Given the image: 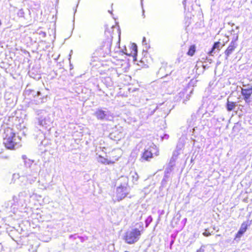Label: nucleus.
Masks as SVG:
<instances>
[{"instance_id":"obj_11","label":"nucleus","mask_w":252,"mask_h":252,"mask_svg":"<svg viewBox=\"0 0 252 252\" xmlns=\"http://www.w3.org/2000/svg\"><path fill=\"white\" fill-rule=\"evenodd\" d=\"M131 48L132 50L130 51V53H127L126 52V54L128 56H135L137 55V46L135 44L133 43L131 45Z\"/></svg>"},{"instance_id":"obj_9","label":"nucleus","mask_w":252,"mask_h":252,"mask_svg":"<svg viewBox=\"0 0 252 252\" xmlns=\"http://www.w3.org/2000/svg\"><path fill=\"white\" fill-rule=\"evenodd\" d=\"M107 115V112L98 110L95 112V116L98 119H104Z\"/></svg>"},{"instance_id":"obj_13","label":"nucleus","mask_w":252,"mask_h":252,"mask_svg":"<svg viewBox=\"0 0 252 252\" xmlns=\"http://www.w3.org/2000/svg\"><path fill=\"white\" fill-rule=\"evenodd\" d=\"M236 104L235 102L229 101L228 99H227V103L226 105V108L227 111H230L233 110L236 107Z\"/></svg>"},{"instance_id":"obj_1","label":"nucleus","mask_w":252,"mask_h":252,"mask_svg":"<svg viewBox=\"0 0 252 252\" xmlns=\"http://www.w3.org/2000/svg\"><path fill=\"white\" fill-rule=\"evenodd\" d=\"M5 134L3 143L7 149H15L21 146L20 137L16 136L11 129H7L5 131Z\"/></svg>"},{"instance_id":"obj_14","label":"nucleus","mask_w":252,"mask_h":252,"mask_svg":"<svg viewBox=\"0 0 252 252\" xmlns=\"http://www.w3.org/2000/svg\"><path fill=\"white\" fill-rule=\"evenodd\" d=\"M195 51V47L194 45H191L188 52V55L190 56H192Z\"/></svg>"},{"instance_id":"obj_19","label":"nucleus","mask_w":252,"mask_h":252,"mask_svg":"<svg viewBox=\"0 0 252 252\" xmlns=\"http://www.w3.org/2000/svg\"><path fill=\"white\" fill-rule=\"evenodd\" d=\"M145 40H146V38H145V37H144L143 38V42H144L145 41Z\"/></svg>"},{"instance_id":"obj_3","label":"nucleus","mask_w":252,"mask_h":252,"mask_svg":"<svg viewBox=\"0 0 252 252\" xmlns=\"http://www.w3.org/2000/svg\"><path fill=\"white\" fill-rule=\"evenodd\" d=\"M154 155L156 156L158 155V151L155 146L151 147L145 151L143 154L142 158L147 161L150 160L153 157Z\"/></svg>"},{"instance_id":"obj_17","label":"nucleus","mask_w":252,"mask_h":252,"mask_svg":"<svg viewBox=\"0 0 252 252\" xmlns=\"http://www.w3.org/2000/svg\"><path fill=\"white\" fill-rule=\"evenodd\" d=\"M204 247H205L204 246H202L200 247V248L198 251H197L196 252H204Z\"/></svg>"},{"instance_id":"obj_18","label":"nucleus","mask_w":252,"mask_h":252,"mask_svg":"<svg viewBox=\"0 0 252 252\" xmlns=\"http://www.w3.org/2000/svg\"><path fill=\"white\" fill-rule=\"evenodd\" d=\"M40 94V92H37V95L38 96Z\"/></svg>"},{"instance_id":"obj_5","label":"nucleus","mask_w":252,"mask_h":252,"mask_svg":"<svg viewBox=\"0 0 252 252\" xmlns=\"http://www.w3.org/2000/svg\"><path fill=\"white\" fill-rule=\"evenodd\" d=\"M52 123V120L49 115L46 114L44 116L39 118L38 123L41 126L47 128Z\"/></svg>"},{"instance_id":"obj_8","label":"nucleus","mask_w":252,"mask_h":252,"mask_svg":"<svg viewBox=\"0 0 252 252\" xmlns=\"http://www.w3.org/2000/svg\"><path fill=\"white\" fill-rule=\"evenodd\" d=\"M222 46L223 45H222L220 42H217L215 43L211 51L209 53L210 55H213V53L216 52L215 50L216 49L217 51L220 50Z\"/></svg>"},{"instance_id":"obj_7","label":"nucleus","mask_w":252,"mask_h":252,"mask_svg":"<svg viewBox=\"0 0 252 252\" xmlns=\"http://www.w3.org/2000/svg\"><path fill=\"white\" fill-rule=\"evenodd\" d=\"M97 161L103 164H111L115 163V161L109 160L107 158L102 157L101 156H99L97 158Z\"/></svg>"},{"instance_id":"obj_15","label":"nucleus","mask_w":252,"mask_h":252,"mask_svg":"<svg viewBox=\"0 0 252 252\" xmlns=\"http://www.w3.org/2000/svg\"><path fill=\"white\" fill-rule=\"evenodd\" d=\"M133 177V181L134 182H136L138 180V175L137 173H134V175L132 176Z\"/></svg>"},{"instance_id":"obj_4","label":"nucleus","mask_w":252,"mask_h":252,"mask_svg":"<svg viewBox=\"0 0 252 252\" xmlns=\"http://www.w3.org/2000/svg\"><path fill=\"white\" fill-rule=\"evenodd\" d=\"M129 189L126 184L118 187L117 189V197L118 200H121L128 194Z\"/></svg>"},{"instance_id":"obj_2","label":"nucleus","mask_w":252,"mask_h":252,"mask_svg":"<svg viewBox=\"0 0 252 252\" xmlns=\"http://www.w3.org/2000/svg\"><path fill=\"white\" fill-rule=\"evenodd\" d=\"M141 235L140 230L137 228H131L126 232L124 239L127 244H134L138 241Z\"/></svg>"},{"instance_id":"obj_10","label":"nucleus","mask_w":252,"mask_h":252,"mask_svg":"<svg viewBox=\"0 0 252 252\" xmlns=\"http://www.w3.org/2000/svg\"><path fill=\"white\" fill-rule=\"evenodd\" d=\"M247 228V225L244 223H243L241 226L240 230L237 232L236 235V238H240L241 236L243 234V233L246 231Z\"/></svg>"},{"instance_id":"obj_6","label":"nucleus","mask_w":252,"mask_h":252,"mask_svg":"<svg viewBox=\"0 0 252 252\" xmlns=\"http://www.w3.org/2000/svg\"><path fill=\"white\" fill-rule=\"evenodd\" d=\"M242 94L244 97V100L247 103H250L249 98L252 94V88L249 89H242Z\"/></svg>"},{"instance_id":"obj_16","label":"nucleus","mask_w":252,"mask_h":252,"mask_svg":"<svg viewBox=\"0 0 252 252\" xmlns=\"http://www.w3.org/2000/svg\"><path fill=\"white\" fill-rule=\"evenodd\" d=\"M203 235L204 236L207 237V236H210L211 235V233L210 232H208L207 230H206L205 231V232H203Z\"/></svg>"},{"instance_id":"obj_12","label":"nucleus","mask_w":252,"mask_h":252,"mask_svg":"<svg viewBox=\"0 0 252 252\" xmlns=\"http://www.w3.org/2000/svg\"><path fill=\"white\" fill-rule=\"evenodd\" d=\"M235 48V46L234 43L232 42L231 44L228 47L225 52V54L226 55L227 57H228L232 53Z\"/></svg>"}]
</instances>
